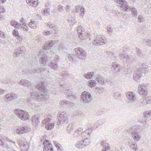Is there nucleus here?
Here are the masks:
<instances>
[{"label": "nucleus", "instance_id": "obj_43", "mask_svg": "<svg viewBox=\"0 0 151 151\" xmlns=\"http://www.w3.org/2000/svg\"><path fill=\"white\" fill-rule=\"evenodd\" d=\"M151 115V111H146L143 113V116L145 118H149Z\"/></svg>", "mask_w": 151, "mask_h": 151}, {"label": "nucleus", "instance_id": "obj_2", "mask_svg": "<svg viewBox=\"0 0 151 151\" xmlns=\"http://www.w3.org/2000/svg\"><path fill=\"white\" fill-rule=\"evenodd\" d=\"M148 68L147 66L145 64L141 65L139 68L137 69L136 73L134 75V80L137 81L138 80L141 76L142 73H147L148 72Z\"/></svg>", "mask_w": 151, "mask_h": 151}, {"label": "nucleus", "instance_id": "obj_56", "mask_svg": "<svg viewBox=\"0 0 151 151\" xmlns=\"http://www.w3.org/2000/svg\"><path fill=\"white\" fill-rule=\"evenodd\" d=\"M143 103H144V105L147 104H149L150 103V100H149V98H147L145 99H143Z\"/></svg>", "mask_w": 151, "mask_h": 151}, {"label": "nucleus", "instance_id": "obj_59", "mask_svg": "<svg viewBox=\"0 0 151 151\" xmlns=\"http://www.w3.org/2000/svg\"><path fill=\"white\" fill-rule=\"evenodd\" d=\"M86 134H88L89 135H90L91 133V129H88L84 131Z\"/></svg>", "mask_w": 151, "mask_h": 151}, {"label": "nucleus", "instance_id": "obj_20", "mask_svg": "<svg viewBox=\"0 0 151 151\" xmlns=\"http://www.w3.org/2000/svg\"><path fill=\"white\" fill-rule=\"evenodd\" d=\"M18 83L26 87L27 86L29 88L32 86V85L31 84L30 82L26 80L22 79L18 82Z\"/></svg>", "mask_w": 151, "mask_h": 151}, {"label": "nucleus", "instance_id": "obj_3", "mask_svg": "<svg viewBox=\"0 0 151 151\" xmlns=\"http://www.w3.org/2000/svg\"><path fill=\"white\" fill-rule=\"evenodd\" d=\"M32 98L35 100L39 102L46 101L47 98L45 96V93H42L37 91H35L30 93Z\"/></svg>", "mask_w": 151, "mask_h": 151}, {"label": "nucleus", "instance_id": "obj_35", "mask_svg": "<svg viewBox=\"0 0 151 151\" xmlns=\"http://www.w3.org/2000/svg\"><path fill=\"white\" fill-rule=\"evenodd\" d=\"M100 39L101 44V45H101L105 44L107 42L106 38L104 36L101 35V38Z\"/></svg>", "mask_w": 151, "mask_h": 151}, {"label": "nucleus", "instance_id": "obj_17", "mask_svg": "<svg viewBox=\"0 0 151 151\" xmlns=\"http://www.w3.org/2000/svg\"><path fill=\"white\" fill-rule=\"evenodd\" d=\"M25 51V47L23 46H20L18 47L14 51L13 55L14 57L19 56V55L22 54Z\"/></svg>", "mask_w": 151, "mask_h": 151}, {"label": "nucleus", "instance_id": "obj_25", "mask_svg": "<svg viewBox=\"0 0 151 151\" xmlns=\"http://www.w3.org/2000/svg\"><path fill=\"white\" fill-rule=\"evenodd\" d=\"M83 131V129L82 128H79L76 130L73 134V137H79L80 134H81V133Z\"/></svg>", "mask_w": 151, "mask_h": 151}, {"label": "nucleus", "instance_id": "obj_54", "mask_svg": "<svg viewBox=\"0 0 151 151\" xmlns=\"http://www.w3.org/2000/svg\"><path fill=\"white\" fill-rule=\"evenodd\" d=\"M19 147L21 148H22V149H26V145L25 144L22 142H19Z\"/></svg>", "mask_w": 151, "mask_h": 151}, {"label": "nucleus", "instance_id": "obj_22", "mask_svg": "<svg viewBox=\"0 0 151 151\" xmlns=\"http://www.w3.org/2000/svg\"><path fill=\"white\" fill-rule=\"evenodd\" d=\"M101 145L103 147L102 151H108L110 149V147L109 144L104 141H102Z\"/></svg>", "mask_w": 151, "mask_h": 151}, {"label": "nucleus", "instance_id": "obj_15", "mask_svg": "<svg viewBox=\"0 0 151 151\" xmlns=\"http://www.w3.org/2000/svg\"><path fill=\"white\" fill-rule=\"evenodd\" d=\"M112 70L115 75H118V73L121 71L122 68L120 65L116 63H114L112 64Z\"/></svg>", "mask_w": 151, "mask_h": 151}, {"label": "nucleus", "instance_id": "obj_49", "mask_svg": "<svg viewBox=\"0 0 151 151\" xmlns=\"http://www.w3.org/2000/svg\"><path fill=\"white\" fill-rule=\"evenodd\" d=\"M113 96L114 98H118V97L121 96V94L118 92H116L113 94Z\"/></svg>", "mask_w": 151, "mask_h": 151}, {"label": "nucleus", "instance_id": "obj_12", "mask_svg": "<svg viewBox=\"0 0 151 151\" xmlns=\"http://www.w3.org/2000/svg\"><path fill=\"white\" fill-rule=\"evenodd\" d=\"M119 59L122 61L128 64L131 63L132 60L131 58L128 55L125 54L123 52L119 53Z\"/></svg>", "mask_w": 151, "mask_h": 151}, {"label": "nucleus", "instance_id": "obj_44", "mask_svg": "<svg viewBox=\"0 0 151 151\" xmlns=\"http://www.w3.org/2000/svg\"><path fill=\"white\" fill-rule=\"evenodd\" d=\"M28 25L31 28H35L36 27V22L34 21H31L29 23Z\"/></svg>", "mask_w": 151, "mask_h": 151}, {"label": "nucleus", "instance_id": "obj_61", "mask_svg": "<svg viewBox=\"0 0 151 151\" xmlns=\"http://www.w3.org/2000/svg\"><path fill=\"white\" fill-rule=\"evenodd\" d=\"M66 49V47H65L64 45H60L59 48V50H62L63 51H64V50Z\"/></svg>", "mask_w": 151, "mask_h": 151}, {"label": "nucleus", "instance_id": "obj_51", "mask_svg": "<svg viewBox=\"0 0 151 151\" xmlns=\"http://www.w3.org/2000/svg\"><path fill=\"white\" fill-rule=\"evenodd\" d=\"M144 42L146 45L151 47V39L145 40L144 41Z\"/></svg>", "mask_w": 151, "mask_h": 151}, {"label": "nucleus", "instance_id": "obj_48", "mask_svg": "<svg viewBox=\"0 0 151 151\" xmlns=\"http://www.w3.org/2000/svg\"><path fill=\"white\" fill-rule=\"evenodd\" d=\"M62 75L63 78H65L70 76L68 72L63 71L62 72Z\"/></svg>", "mask_w": 151, "mask_h": 151}, {"label": "nucleus", "instance_id": "obj_11", "mask_svg": "<svg viewBox=\"0 0 151 151\" xmlns=\"http://www.w3.org/2000/svg\"><path fill=\"white\" fill-rule=\"evenodd\" d=\"M137 127L136 126L133 127L132 128L131 132V135L135 141H138L140 139L141 137L139 134L138 132L136 129Z\"/></svg>", "mask_w": 151, "mask_h": 151}, {"label": "nucleus", "instance_id": "obj_45", "mask_svg": "<svg viewBox=\"0 0 151 151\" xmlns=\"http://www.w3.org/2000/svg\"><path fill=\"white\" fill-rule=\"evenodd\" d=\"M51 119L49 118L46 117L42 121L41 124L43 126L44 124H45L50 121Z\"/></svg>", "mask_w": 151, "mask_h": 151}, {"label": "nucleus", "instance_id": "obj_5", "mask_svg": "<svg viewBox=\"0 0 151 151\" xmlns=\"http://www.w3.org/2000/svg\"><path fill=\"white\" fill-rule=\"evenodd\" d=\"M15 113L17 116L22 120H26L29 118V114L26 111L20 109H16Z\"/></svg>", "mask_w": 151, "mask_h": 151}, {"label": "nucleus", "instance_id": "obj_13", "mask_svg": "<svg viewBox=\"0 0 151 151\" xmlns=\"http://www.w3.org/2000/svg\"><path fill=\"white\" fill-rule=\"evenodd\" d=\"M30 128L27 127H20L14 130V132L17 134H23L29 132Z\"/></svg>", "mask_w": 151, "mask_h": 151}, {"label": "nucleus", "instance_id": "obj_32", "mask_svg": "<svg viewBox=\"0 0 151 151\" xmlns=\"http://www.w3.org/2000/svg\"><path fill=\"white\" fill-rule=\"evenodd\" d=\"M10 24L14 27H20V23L14 20H12L10 22Z\"/></svg>", "mask_w": 151, "mask_h": 151}, {"label": "nucleus", "instance_id": "obj_58", "mask_svg": "<svg viewBox=\"0 0 151 151\" xmlns=\"http://www.w3.org/2000/svg\"><path fill=\"white\" fill-rule=\"evenodd\" d=\"M20 27H21V28L22 29H25V30L27 31H28V30L27 29L28 28L27 25L25 24H20Z\"/></svg>", "mask_w": 151, "mask_h": 151}, {"label": "nucleus", "instance_id": "obj_23", "mask_svg": "<svg viewBox=\"0 0 151 151\" xmlns=\"http://www.w3.org/2000/svg\"><path fill=\"white\" fill-rule=\"evenodd\" d=\"M38 0H26V2L29 5L35 7L38 4L37 1Z\"/></svg>", "mask_w": 151, "mask_h": 151}, {"label": "nucleus", "instance_id": "obj_40", "mask_svg": "<svg viewBox=\"0 0 151 151\" xmlns=\"http://www.w3.org/2000/svg\"><path fill=\"white\" fill-rule=\"evenodd\" d=\"M49 66L52 69L55 70H57L58 68V65L54 63H51L50 64Z\"/></svg>", "mask_w": 151, "mask_h": 151}, {"label": "nucleus", "instance_id": "obj_57", "mask_svg": "<svg viewBox=\"0 0 151 151\" xmlns=\"http://www.w3.org/2000/svg\"><path fill=\"white\" fill-rule=\"evenodd\" d=\"M60 103V104H61L63 105H66L68 104L69 103V101H68L63 100L61 101Z\"/></svg>", "mask_w": 151, "mask_h": 151}, {"label": "nucleus", "instance_id": "obj_33", "mask_svg": "<svg viewBox=\"0 0 151 151\" xmlns=\"http://www.w3.org/2000/svg\"><path fill=\"white\" fill-rule=\"evenodd\" d=\"M54 123H48L45 126V128L47 130H50L54 128Z\"/></svg>", "mask_w": 151, "mask_h": 151}, {"label": "nucleus", "instance_id": "obj_1", "mask_svg": "<svg viewBox=\"0 0 151 151\" xmlns=\"http://www.w3.org/2000/svg\"><path fill=\"white\" fill-rule=\"evenodd\" d=\"M57 42V41L55 40L48 41L43 47V49L40 50L39 54L42 55L40 61L42 66H44L46 64L48 60L47 56L46 55H45L43 50L50 49Z\"/></svg>", "mask_w": 151, "mask_h": 151}, {"label": "nucleus", "instance_id": "obj_60", "mask_svg": "<svg viewBox=\"0 0 151 151\" xmlns=\"http://www.w3.org/2000/svg\"><path fill=\"white\" fill-rule=\"evenodd\" d=\"M49 9V8L46 9L44 10L43 13L45 15H47V14L49 13V11H48Z\"/></svg>", "mask_w": 151, "mask_h": 151}, {"label": "nucleus", "instance_id": "obj_62", "mask_svg": "<svg viewBox=\"0 0 151 151\" xmlns=\"http://www.w3.org/2000/svg\"><path fill=\"white\" fill-rule=\"evenodd\" d=\"M138 22L140 23L142 22V20H143V18L140 15H139L138 16Z\"/></svg>", "mask_w": 151, "mask_h": 151}, {"label": "nucleus", "instance_id": "obj_26", "mask_svg": "<svg viewBox=\"0 0 151 151\" xmlns=\"http://www.w3.org/2000/svg\"><path fill=\"white\" fill-rule=\"evenodd\" d=\"M101 38V35L98 36L96 38V39L94 40L93 44L95 45L99 46L101 45V42L100 41Z\"/></svg>", "mask_w": 151, "mask_h": 151}, {"label": "nucleus", "instance_id": "obj_63", "mask_svg": "<svg viewBox=\"0 0 151 151\" xmlns=\"http://www.w3.org/2000/svg\"><path fill=\"white\" fill-rule=\"evenodd\" d=\"M44 35L45 36H48L51 34V33L49 31H46L43 32Z\"/></svg>", "mask_w": 151, "mask_h": 151}, {"label": "nucleus", "instance_id": "obj_42", "mask_svg": "<svg viewBox=\"0 0 151 151\" xmlns=\"http://www.w3.org/2000/svg\"><path fill=\"white\" fill-rule=\"evenodd\" d=\"M2 137L0 134V145L3 146L4 147L9 148H10V147L8 145H6L5 143L4 142L3 140L2 139Z\"/></svg>", "mask_w": 151, "mask_h": 151}, {"label": "nucleus", "instance_id": "obj_46", "mask_svg": "<svg viewBox=\"0 0 151 151\" xmlns=\"http://www.w3.org/2000/svg\"><path fill=\"white\" fill-rule=\"evenodd\" d=\"M144 103L143 98H142L138 101L137 104V105L139 107L144 105V103Z\"/></svg>", "mask_w": 151, "mask_h": 151}, {"label": "nucleus", "instance_id": "obj_29", "mask_svg": "<svg viewBox=\"0 0 151 151\" xmlns=\"http://www.w3.org/2000/svg\"><path fill=\"white\" fill-rule=\"evenodd\" d=\"M94 74L93 72H89L84 74L83 76L86 79H91Z\"/></svg>", "mask_w": 151, "mask_h": 151}, {"label": "nucleus", "instance_id": "obj_38", "mask_svg": "<svg viewBox=\"0 0 151 151\" xmlns=\"http://www.w3.org/2000/svg\"><path fill=\"white\" fill-rule=\"evenodd\" d=\"M82 140L85 147H86L90 143V140H89L88 138Z\"/></svg>", "mask_w": 151, "mask_h": 151}, {"label": "nucleus", "instance_id": "obj_47", "mask_svg": "<svg viewBox=\"0 0 151 151\" xmlns=\"http://www.w3.org/2000/svg\"><path fill=\"white\" fill-rule=\"evenodd\" d=\"M46 26L47 27H48L50 29H52L54 30L56 28V27L55 25L52 24H47Z\"/></svg>", "mask_w": 151, "mask_h": 151}, {"label": "nucleus", "instance_id": "obj_41", "mask_svg": "<svg viewBox=\"0 0 151 151\" xmlns=\"http://www.w3.org/2000/svg\"><path fill=\"white\" fill-rule=\"evenodd\" d=\"M13 34L14 36L15 37H18L19 38V41L20 40H22V37H20V35L19 34L18 32L16 30V29H14L13 31Z\"/></svg>", "mask_w": 151, "mask_h": 151}, {"label": "nucleus", "instance_id": "obj_55", "mask_svg": "<svg viewBox=\"0 0 151 151\" xmlns=\"http://www.w3.org/2000/svg\"><path fill=\"white\" fill-rule=\"evenodd\" d=\"M136 53L138 56H140L142 54V51L141 50L137 48H136Z\"/></svg>", "mask_w": 151, "mask_h": 151}, {"label": "nucleus", "instance_id": "obj_9", "mask_svg": "<svg viewBox=\"0 0 151 151\" xmlns=\"http://www.w3.org/2000/svg\"><path fill=\"white\" fill-rule=\"evenodd\" d=\"M128 102L130 103H135L136 100V96L132 92L129 91L125 93Z\"/></svg>", "mask_w": 151, "mask_h": 151}, {"label": "nucleus", "instance_id": "obj_10", "mask_svg": "<svg viewBox=\"0 0 151 151\" xmlns=\"http://www.w3.org/2000/svg\"><path fill=\"white\" fill-rule=\"evenodd\" d=\"M115 2L120 4V7L122 10L127 11L129 9L130 6H128L126 1L124 0H114Z\"/></svg>", "mask_w": 151, "mask_h": 151}, {"label": "nucleus", "instance_id": "obj_64", "mask_svg": "<svg viewBox=\"0 0 151 151\" xmlns=\"http://www.w3.org/2000/svg\"><path fill=\"white\" fill-rule=\"evenodd\" d=\"M0 11L1 12L4 13L6 12L5 9L2 6H0Z\"/></svg>", "mask_w": 151, "mask_h": 151}, {"label": "nucleus", "instance_id": "obj_28", "mask_svg": "<svg viewBox=\"0 0 151 151\" xmlns=\"http://www.w3.org/2000/svg\"><path fill=\"white\" fill-rule=\"evenodd\" d=\"M128 145L129 146L130 148L136 151L138 149V147L136 144L133 143L132 142H129L128 143Z\"/></svg>", "mask_w": 151, "mask_h": 151}, {"label": "nucleus", "instance_id": "obj_18", "mask_svg": "<svg viewBox=\"0 0 151 151\" xmlns=\"http://www.w3.org/2000/svg\"><path fill=\"white\" fill-rule=\"evenodd\" d=\"M41 117L39 114H37L32 117V121L33 124L34 125H35V127H37V125L40 124Z\"/></svg>", "mask_w": 151, "mask_h": 151}, {"label": "nucleus", "instance_id": "obj_50", "mask_svg": "<svg viewBox=\"0 0 151 151\" xmlns=\"http://www.w3.org/2000/svg\"><path fill=\"white\" fill-rule=\"evenodd\" d=\"M58 11L60 12H62L64 11L63 6L61 5H59L58 6Z\"/></svg>", "mask_w": 151, "mask_h": 151}, {"label": "nucleus", "instance_id": "obj_19", "mask_svg": "<svg viewBox=\"0 0 151 151\" xmlns=\"http://www.w3.org/2000/svg\"><path fill=\"white\" fill-rule=\"evenodd\" d=\"M83 29V28L81 26H80L78 27L77 30L79 38L82 40H85L84 37L83 35V33L84 32Z\"/></svg>", "mask_w": 151, "mask_h": 151}, {"label": "nucleus", "instance_id": "obj_34", "mask_svg": "<svg viewBox=\"0 0 151 151\" xmlns=\"http://www.w3.org/2000/svg\"><path fill=\"white\" fill-rule=\"evenodd\" d=\"M63 90L66 91H67L65 92V93H66V95L67 96V98H70L71 97L73 96L72 93L70 91V90L69 89H68L66 88H63Z\"/></svg>", "mask_w": 151, "mask_h": 151}, {"label": "nucleus", "instance_id": "obj_21", "mask_svg": "<svg viewBox=\"0 0 151 151\" xmlns=\"http://www.w3.org/2000/svg\"><path fill=\"white\" fill-rule=\"evenodd\" d=\"M44 84V83L42 82H40L38 83L36 86V88L41 91L45 92L47 91V89L45 88Z\"/></svg>", "mask_w": 151, "mask_h": 151}, {"label": "nucleus", "instance_id": "obj_52", "mask_svg": "<svg viewBox=\"0 0 151 151\" xmlns=\"http://www.w3.org/2000/svg\"><path fill=\"white\" fill-rule=\"evenodd\" d=\"M81 13L80 14V16H82V18L83 17L84 15V12L85 11L84 7H82L80 9Z\"/></svg>", "mask_w": 151, "mask_h": 151}, {"label": "nucleus", "instance_id": "obj_37", "mask_svg": "<svg viewBox=\"0 0 151 151\" xmlns=\"http://www.w3.org/2000/svg\"><path fill=\"white\" fill-rule=\"evenodd\" d=\"M88 86L91 88L94 87L96 84V81L94 80L90 81L88 83Z\"/></svg>", "mask_w": 151, "mask_h": 151}, {"label": "nucleus", "instance_id": "obj_30", "mask_svg": "<svg viewBox=\"0 0 151 151\" xmlns=\"http://www.w3.org/2000/svg\"><path fill=\"white\" fill-rule=\"evenodd\" d=\"M76 146L78 148H82L85 147L82 140L78 141L76 143Z\"/></svg>", "mask_w": 151, "mask_h": 151}, {"label": "nucleus", "instance_id": "obj_24", "mask_svg": "<svg viewBox=\"0 0 151 151\" xmlns=\"http://www.w3.org/2000/svg\"><path fill=\"white\" fill-rule=\"evenodd\" d=\"M45 68H39L37 69H33L30 72L32 74H35L36 73H40L45 71Z\"/></svg>", "mask_w": 151, "mask_h": 151}, {"label": "nucleus", "instance_id": "obj_27", "mask_svg": "<svg viewBox=\"0 0 151 151\" xmlns=\"http://www.w3.org/2000/svg\"><path fill=\"white\" fill-rule=\"evenodd\" d=\"M98 83L101 84H105L104 78L102 76L98 75L97 78Z\"/></svg>", "mask_w": 151, "mask_h": 151}, {"label": "nucleus", "instance_id": "obj_39", "mask_svg": "<svg viewBox=\"0 0 151 151\" xmlns=\"http://www.w3.org/2000/svg\"><path fill=\"white\" fill-rule=\"evenodd\" d=\"M130 10H131L132 11V15L133 16L137 15V9L135 8L134 7L130 8V7L129 9H128V10L127 11H130Z\"/></svg>", "mask_w": 151, "mask_h": 151}, {"label": "nucleus", "instance_id": "obj_14", "mask_svg": "<svg viewBox=\"0 0 151 151\" xmlns=\"http://www.w3.org/2000/svg\"><path fill=\"white\" fill-rule=\"evenodd\" d=\"M43 145L44 146L43 149L44 151H53L52 146L50 141H44Z\"/></svg>", "mask_w": 151, "mask_h": 151}, {"label": "nucleus", "instance_id": "obj_4", "mask_svg": "<svg viewBox=\"0 0 151 151\" xmlns=\"http://www.w3.org/2000/svg\"><path fill=\"white\" fill-rule=\"evenodd\" d=\"M57 118L58 122L57 124L60 125L63 123H67L68 122V118L66 112H59L57 114Z\"/></svg>", "mask_w": 151, "mask_h": 151}, {"label": "nucleus", "instance_id": "obj_31", "mask_svg": "<svg viewBox=\"0 0 151 151\" xmlns=\"http://www.w3.org/2000/svg\"><path fill=\"white\" fill-rule=\"evenodd\" d=\"M73 127L72 124H69L67 128V132L68 134H70L73 132Z\"/></svg>", "mask_w": 151, "mask_h": 151}, {"label": "nucleus", "instance_id": "obj_7", "mask_svg": "<svg viewBox=\"0 0 151 151\" xmlns=\"http://www.w3.org/2000/svg\"><path fill=\"white\" fill-rule=\"evenodd\" d=\"M77 57L80 59H85L86 57V52L81 47L75 49Z\"/></svg>", "mask_w": 151, "mask_h": 151}, {"label": "nucleus", "instance_id": "obj_6", "mask_svg": "<svg viewBox=\"0 0 151 151\" xmlns=\"http://www.w3.org/2000/svg\"><path fill=\"white\" fill-rule=\"evenodd\" d=\"M81 100L84 104H89L92 100L91 95L89 92L84 91L81 95Z\"/></svg>", "mask_w": 151, "mask_h": 151}, {"label": "nucleus", "instance_id": "obj_53", "mask_svg": "<svg viewBox=\"0 0 151 151\" xmlns=\"http://www.w3.org/2000/svg\"><path fill=\"white\" fill-rule=\"evenodd\" d=\"M83 36L87 37V38L88 37L90 38L89 39V40H91V39L90 38V36H91V35L89 32H85L84 31V32L83 33ZM85 38V37H84Z\"/></svg>", "mask_w": 151, "mask_h": 151}, {"label": "nucleus", "instance_id": "obj_8", "mask_svg": "<svg viewBox=\"0 0 151 151\" xmlns=\"http://www.w3.org/2000/svg\"><path fill=\"white\" fill-rule=\"evenodd\" d=\"M138 91L140 95L144 97L147 94V86L144 84L139 85L138 88Z\"/></svg>", "mask_w": 151, "mask_h": 151}, {"label": "nucleus", "instance_id": "obj_16", "mask_svg": "<svg viewBox=\"0 0 151 151\" xmlns=\"http://www.w3.org/2000/svg\"><path fill=\"white\" fill-rule=\"evenodd\" d=\"M17 97V95L15 93H8L4 97L6 101L9 102L13 101Z\"/></svg>", "mask_w": 151, "mask_h": 151}, {"label": "nucleus", "instance_id": "obj_36", "mask_svg": "<svg viewBox=\"0 0 151 151\" xmlns=\"http://www.w3.org/2000/svg\"><path fill=\"white\" fill-rule=\"evenodd\" d=\"M100 39L101 44V45H101L105 44L107 42L106 38L104 36L101 35V38Z\"/></svg>", "mask_w": 151, "mask_h": 151}]
</instances>
